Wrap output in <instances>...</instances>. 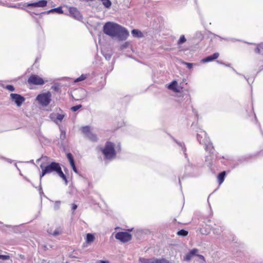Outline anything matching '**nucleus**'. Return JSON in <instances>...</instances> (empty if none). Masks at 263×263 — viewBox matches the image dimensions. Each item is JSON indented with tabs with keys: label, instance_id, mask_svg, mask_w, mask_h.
Wrapping results in <instances>:
<instances>
[{
	"label": "nucleus",
	"instance_id": "obj_17",
	"mask_svg": "<svg viewBox=\"0 0 263 263\" xmlns=\"http://www.w3.org/2000/svg\"><path fill=\"white\" fill-rule=\"evenodd\" d=\"M205 147V149L206 151H209L210 153H213L214 152V148L212 144V143L210 142V140H209V142L206 144H203Z\"/></svg>",
	"mask_w": 263,
	"mask_h": 263
},
{
	"label": "nucleus",
	"instance_id": "obj_42",
	"mask_svg": "<svg viewBox=\"0 0 263 263\" xmlns=\"http://www.w3.org/2000/svg\"><path fill=\"white\" fill-rule=\"evenodd\" d=\"M105 57L106 60H109L111 58V55L110 54H106Z\"/></svg>",
	"mask_w": 263,
	"mask_h": 263
},
{
	"label": "nucleus",
	"instance_id": "obj_18",
	"mask_svg": "<svg viewBox=\"0 0 263 263\" xmlns=\"http://www.w3.org/2000/svg\"><path fill=\"white\" fill-rule=\"evenodd\" d=\"M132 34L134 37H142L143 35L142 32L137 29H134L132 31Z\"/></svg>",
	"mask_w": 263,
	"mask_h": 263
},
{
	"label": "nucleus",
	"instance_id": "obj_8",
	"mask_svg": "<svg viewBox=\"0 0 263 263\" xmlns=\"http://www.w3.org/2000/svg\"><path fill=\"white\" fill-rule=\"evenodd\" d=\"M65 116V114L62 112L60 113L58 112H53L50 114L49 118L55 123H56L57 124H59L62 122Z\"/></svg>",
	"mask_w": 263,
	"mask_h": 263
},
{
	"label": "nucleus",
	"instance_id": "obj_10",
	"mask_svg": "<svg viewBox=\"0 0 263 263\" xmlns=\"http://www.w3.org/2000/svg\"><path fill=\"white\" fill-rule=\"evenodd\" d=\"M197 138L201 144H207L209 142V138L206 136V133L202 130H200L197 133Z\"/></svg>",
	"mask_w": 263,
	"mask_h": 263
},
{
	"label": "nucleus",
	"instance_id": "obj_25",
	"mask_svg": "<svg viewBox=\"0 0 263 263\" xmlns=\"http://www.w3.org/2000/svg\"><path fill=\"white\" fill-rule=\"evenodd\" d=\"M224 230V228L222 227H220L219 228H214L213 229V233L217 235H219Z\"/></svg>",
	"mask_w": 263,
	"mask_h": 263
},
{
	"label": "nucleus",
	"instance_id": "obj_2",
	"mask_svg": "<svg viewBox=\"0 0 263 263\" xmlns=\"http://www.w3.org/2000/svg\"><path fill=\"white\" fill-rule=\"evenodd\" d=\"M40 167L42 170L40 174V180L46 174L56 172L57 174L65 181V184H67V180L66 177L63 173L60 165L58 163L53 162L46 166H44V164L42 163Z\"/></svg>",
	"mask_w": 263,
	"mask_h": 263
},
{
	"label": "nucleus",
	"instance_id": "obj_28",
	"mask_svg": "<svg viewBox=\"0 0 263 263\" xmlns=\"http://www.w3.org/2000/svg\"><path fill=\"white\" fill-rule=\"evenodd\" d=\"M185 41H186V39H185L184 35H182L180 36V39L178 41V44H179V45L182 44L184 43V42H185Z\"/></svg>",
	"mask_w": 263,
	"mask_h": 263
},
{
	"label": "nucleus",
	"instance_id": "obj_41",
	"mask_svg": "<svg viewBox=\"0 0 263 263\" xmlns=\"http://www.w3.org/2000/svg\"><path fill=\"white\" fill-rule=\"evenodd\" d=\"M98 263H110V262L107 260H100L98 261Z\"/></svg>",
	"mask_w": 263,
	"mask_h": 263
},
{
	"label": "nucleus",
	"instance_id": "obj_22",
	"mask_svg": "<svg viewBox=\"0 0 263 263\" xmlns=\"http://www.w3.org/2000/svg\"><path fill=\"white\" fill-rule=\"evenodd\" d=\"M67 157L69 161L71 166L74 165L75 163L72 155L70 153H68L67 154Z\"/></svg>",
	"mask_w": 263,
	"mask_h": 263
},
{
	"label": "nucleus",
	"instance_id": "obj_19",
	"mask_svg": "<svg viewBox=\"0 0 263 263\" xmlns=\"http://www.w3.org/2000/svg\"><path fill=\"white\" fill-rule=\"evenodd\" d=\"M225 176H226V172H224V171L220 173L219 174V175L218 176V180L219 183L220 184H221L223 182Z\"/></svg>",
	"mask_w": 263,
	"mask_h": 263
},
{
	"label": "nucleus",
	"instance_id": "obj_39",
	"mask_svg": "<svg viewBox=\"0 0 263 263\" xmlns=\"http://www.w3.org/2000/svg\"><path fill=\"white\" fill-rule=\"evenodd\" d=\"M71 167H72V168L73 171L75 173H78V170H77V169L76 166V165H73V166H71Z\"/></svg>",
	"mask_w": 263,
	"mask_h": 263
},
{
	"label": "nucleus",
	"instance_id": "obj_14",
	"mask_svg": "<svg viewBox=\"0 0 263 263\" xmlns=\"http://www.w3.org/2000/svg\"><path fill=\"white\" fill-rule=\"evenodd\" d=\"M219 55V53L218 52H216V53H214L213 55L208 56V57H206L205 58L202 59L201 60V62L203 63H206V62L212 61L214 60L217 59L218 58Z\"/></svg>",
	"mask_w": 263,
	"mask_h": 263
},
{
	"label": "nucleus",
	"instance_id": "obj_7",
	"mask_svg": "<svg viewBox=\"0 0 263 263\" xmlns=\"http://www.w3.org/2000/svg\"><path fill=\"white\" fill-rule=\"evenodd\" d=\"M10 98L12 101L14 102L18 107H20L25 100V99L23 97L16 93H11L10 95Z\"/></svg>",
	"mask_w": 263,
	"mask_h": 263
},
{
	"label": "nucleus",
	"instance_id": "obj_31",
	"mask_svg": "<svg viewBox=\"0 0 263 263\" xmlns=\"http://www.w3.org/2000/svg\"><path fill=\"white\" fill-rule=\"evenodd\" d=\"M10 259V256L8 255H0V259L5 260Z\"/></svg>",
	"mask_w": 263,
	"mask_h": 263
},
{
	"label": "nucleus",
	"instance_id": "obj_24",
	"mask_svg": "<svg viewBox=\"0 0 263 263\" xmlns=\"http://www.w3.org/2000/svg\"><path fill=\"white\" fill-rule=\"evenodd\" d=\"M139 263H154V259L150 260L144 258H140Z\"/></svg>",
	"mask_w": 263,
	"mask_h": 263
},
{
	"label": "nucleus",
	"instance_id": "obj_15",
	"mask_svg": "<svg viewBox=\"0 0 263 263\" xmlns=\"http://www.w3.org/2000/svg\"><path fill=\"white\" fill-rule=\"evenodd\" d=\"M168 88L172 90L175 92H178L180 91L179 88L177 86V82L176 81H173L168 86Z\"/></svg>",
	"mask_w": 263,
	"mask_h": 263
},
{
	"label": "nucleus",
	"instance_id": "obj_9",
	"mask_svg": "<svg viewBox=\"0 0 263 263\" xmlns=\"http://www.w3.org/2000/svg\"><path fill=\"white\" fill-rule=\"evenodd\" d=\"M28 83L34 85H43L45 82L42 78L37 75H32L28 79Z\"/></svg>",
	"mask_w": 263,
	"mask_h": 263
},
{
	"label": "nucleus",
	"instance_id": "obj_38",
	"mask_svg": "<svg viewBox=\"0 0 263 263\" xmlns=\"http://www.w3.org/2000/svg\"><path fill=\"white\" fill-rule=\"evenodd\" d=\"M185 64L187 66V67L191 69L193 67V64L192 63H185Z\"/></svg>",
	"mask_w": 263,
	"mask_h": 263
},
{
	"label": "nucleus",
	"instance_id": "obj_29",
	"mask_svg": "<svg viewBox=\"0 0 263 263\" xmlns=\"http://www.w3.org/2000/svg\"><path fill=\"white\" fill-rule=\"evenodd\" d=\"M86 75L82 74L79 78L76 79L74 80V82H80V81H83L85 79H86Z\"/></svg>",
	"mask_w": 263,
	"mask_h": 263
},
{
	"label": "nucleus",
	"instance_id": "obj_26",
	"mask_svg": "<svg viewBox=\"0 0 263 263\" xmlns=\"http://www.w3.org/2000/svg\"><path fill=\"white\" fill-rule=\"evenodd\" d=\"M102 3L103 5L107 8L110 7L111 3L109 0H102Z\"/></svg>",
	"mask_w": 263,
	"mask_h": 263
},
{
	"label": "nucleus",
	"instance_id": "obj_13",
	"mask_svg": "<svg viewBox=\"0 0 263 263\" xmlns=\"http://www.w3.org/2000/svg\"><path fill=\"white\" fill-rule=\"evenodd\" d=\"M47 2L46 0H41L39 2L31 3H28V7H44L47 5Z\"/></svg>",
	"mask_w": 263,
	"mask_h": 263
},
{
	"label": "nucleus",
	"instance_id": "obj_4",
	"mask_svg": "<svg viewBox=\"0 0 263 263\" xmlns=\"http://www.w3.org/2000/svg\"><path fill=\"white\" fill-rule=\"evenodd\" d=\"M51 97V93L48 91L39 95L36 98V100L42 106L46 107L50 103Z\"/></svg>",
	"mask_w": 263,
	"mask_h": 263
},
{
	"label": "nucleus",
	"instance_id": "obj_21",
	"mask_svg": "<svg viewBox=\"0 0 263 263\" xmlns=\"http://www.w3.org/2000/svg\"><path fill=\"white\" fill-rule=\"evenodd\" d=\"M63 232V230L61 227L57 228L52 233V236H57L61 234Z\"/></svg>",
	"mask_w": 263,
	"mask_h": 263
},
{
	"label": "nucleus",
	"instance_id": "obj_36",
	"mask_svg": "<svg viewBox=\"0 0 263 263\" xmlns=\"http://www.w3.org/2000/svg\"><path fill=\"white\" fill-rule=\"evenodd\" d=\"M54 230L52 228H49L47 229V232L49 234L52 235V233Z\"/></svg>",
	"mask_w": 263,
	"mask_h": 263
},
{
	"label": "nucleus",
	"instance_id": "obj_33",
	"mask_svg": "<svg viewBox=\"0 0 263 263\" xmlns=\"http://www.w3.org/2000/svg\"><path fill=\"white\" fill-rule=\"evenodd\" d=\"M82 107L81 105H78L71 107V110L73 111H76L80 109Z\"/></svg>",
	"mask_w": 263,
	"mask_h": 263
},
{
	"label": "nucleus",
	"instance_id": "obj_11",
	"mask_svg": "<svg viewBox=\"0 0 263 263\" xmlns=\"http://www.w3.org/2000/svg\"><path fill=\"white\" fill-rule=\"evenodd\" d=\"M198 252H199V250L197 249H193L190 250L184 256V260L185 261H190L194 256H197Z\"/></svg>",
	"mask_w": 263,
	"mask_h": 263
},
{
	"label": "nucleus",
	"instance_id": "obj_45",
	"mask_svg": "<svg viewBox=\"0 0 263 263\" xmlns=\"http://www.w3.org/2000/svg\"><path fill=\"white\" fill-rule=\"evenodd\" d=\"M61 135H63L64 136L65 135V133L62 132L61 133Z\"/></svg>",
	"mask_w": 263,
	"mask_h": 263
},
{
	"label": "nucleus",
	"instance_id": "obj_32",
	"mask_svg": "<svg viewBox=\"0 0 263 263\" xmlns=\"http://www.w3.org/2000/svg\"><path fill=\"white\" fill-rule=\"evenodd\" d=\"M6 88L7 90L11 91H13L15 90L14 87L12 85H7L6 86Z\"/></svg>",
	"mask_w": 263,
	"mask_h": 263
},
{
	"label": "nucleus",
	"instance_id": "obj_5",
	"mask_svg": "<svg viewBox=\"0 0 263 263\" xmlns=\"http://www.w3.org/2000/svg\"><path fill=\"white\" fill-rule=\"evenodd\" d=\"M82 131L84 134L85 136L90 141L96 142L98 140L97 135L91 132V128L89 126H86L82 127Z\"/></svg>",
	"mask_w": 263,
	"mask_h": 263
},
{
	"label": "nucleus",
	"instance_id": "obj_30",
	"mask_svg": "<svg viewBox=\"0 0 263 263\" xmlns=\"http://www.w3.org/2000/svg\"><path fill=\"white\" fill-rule=\"evenodd\" d=\"M154 263H170L169 261L165 259H154Z\"/></svg>",
	"mask_w": 263,
	"mask_h": 263
},
{
	"label": "nucleus",
	"instance_id": "obj_35",
	"mask_svg": "<svg viewBox=\"0 0 263 263\" xmlns=\"http://www.w3.org/2000/svg\"><path fill=\"white\" fill-rule=\"evenodd\" d=\"M199 231L202 234H203V235H206V234H209V233L210 232L209 230H206L203 231L202 229H200Z\"/></svg>",
	"mask_w": 263,
	"mask_h": 263
},
{
	"label": "nucleus",
	"instance_id": "obj_6",
	"mask_svg": "<svg viewBox=\"0 0 263 263\" xmlns=\"http://www.w3.org/2000/svg\"><path fill=\"white\" fill-rule=\"evenodd\" d=\"M115 238L122 242H126L131 240L132 235L126 232H118L115 235Z\"/></svg>",
	"mask_w": 263,
	"mask_h": 263
},
{
	"label": "nucleus",
	"instance_id": "obj_40",
	"mask_svg": "<svg viewBox=\"0 0 263 263\" xmlns=\"http://www.w3.org/2000/svg\"><path fill=\"white\" fill-rule=\"evenodd\" d=\"M47 159V157H41L40 159H38L37 161H45Z\"/></svg>",
	"mask_w": 263,
	"mask_h": 263
},
{
	"label": "nucleus",
	"instance_id": "obj_34",
	"mask_svg": "<svg viewBox=\"0 0 263 263\" xmlns=\"http://www.w3.org/2000/svg\"><path fill=\"white\" fill-rule=\"evenodd\" d=\"M197 256L198 257H199V259H200L201 260H202L201 263H204L205 262L204 257L203 255L198 254V253Z\"/></svg>",
	"mask_w": 263,
	"mask_h": 263
},
{
	"label": "nucleus",
	"instance_id": "obj_1",
	"mask_svg": "<svg viewBox=\"0 0 263 263\" xmlns=\"http://www.w3.org/2000/svg\"><path fill=\"white\" fill-rule=\"evenodd\" d=\"M103 31L106 34L114 37H118L120 40H125L129 35L127 30L113 22H107L103 27Z\"/></svg>",
	"mask_w": 263,
	"mask_h": 263
},
{
	"label": "nucleus",
	"instance_id": "obj_3",
	"mask_svg": "<svg viewBox=\"0 0 263 263\" xmlns=\"http://www.w3.org/2000/svg\"><path fill=\"white\" fill-rule=\"evenodd\" d=\"M102 152L106 159H114L116 155L115 145L110 142H106L104 147L102 148Z\"/></svg>",
	"mask_w": 263,
	"mask_h": 263
},
{
	"label": "nucleus",
	"instance_id": "obj_12",
	"mask_svg": "<svg viewBox=\"0 0 263 263\" xmlns=\"http://www.w3.org/2000/svg\"><path fill=\"white\" fill-rule=\"evenodd\" d=\"M69 12L71 16L76 19L80 20L82 18L80 12L76 7H70L69 8Z\"/></svg>",
	"mask_w": 263,
	"mask_h": 263
},
{
	"label": "nucleus",
	"instance_id": "obj_27",
	"mask_svg": "<svg viewBox=\"0 0 263 263\" xmlns=\"http://www.w3.org/2000/svg\"><path fill=\"white\" fill-rule=\"evenodd\" d=\"M188 232L184 230H181L177 232V235L179 236H185L187 235Z\"/></svg>",
	"mask_w": 263,
	"mask_h": 263
},
{
	"label": "nucleus",
	"instance_id": "obj_44",
	"mask_svg": "<svg viewBox=\"0 0 263 263\" xmlns=\"http://www.w3.org/2000/svg\"><path fill=\"white\" fill-rule=\"evenodd\" d=\"M77 208V205L76 204H72V210L74 211Z\"/></svg>",
	"mask_w": 263,
	"mask_h": 263
},
{
	"label": "nucleus",
	"instance_id": "obj_16",
	"mask_svg": "<svg viewBox=\"0 0 263 263\" xmlns=\"http://www.w3.org/2000/svg\"><path fill=\"white\" fill-rule=\"evenodd\" d=\"M95 239V237L93 234L91 233H88L86 235L85 241L87 243L90 244L94 241Z\"/></svg>",
	"mask_w": 263,
	"mask_h": 263
},
{
	"label": "nucleus",
	"instance_id": "obj_20",
	"mask_svg": "<svg viewBox=\"0 0 263 263\" xmlns=\"http://www.w3.org/2000/svg\"><path fill=\"white\" fill-rule=\"evenodd\" d=\"M52 12H57L59 14H62L63 13V11L62 9V8L61 7H59L50 10L49 11H48L47 12V13L48 14V13H52Z\"/></svg>",
	"mask_w": 263,
	"mask_h": 263
},
{
	"label": "nucleus",
	"instance_id": "obj_46",
	"mask_svg": "<svg viewBox=\"0 0 263 263\" xmlns=\"http://www.w3.org/2000/svg\"><path fill=\"white\" fill-rule=\"evenodd\" d=\"M179 145H180V146H181L183 148V145L181 143H179Z\"/></svg>",
	"mask_w": 263,
	"mask_h": 263
},
{
	"label": "nucleus",
	"instance_id": "obj_37",
	"mask_svg": "<svg viewBox=\"0 0 263 263\" xmlns=\"http://www.w3.org/2000/svg\"><path fill=\"white\" fill-rule=\"evenodd\" d=\"M60 205V201H55V209H58L59 208Z\"/></svg>",
	"mask_w": 263,
	"mask_h": 263
},
{
	"label": "nucleus",
	"instance_id": "obj_47",
	"mask_svg": "<svg viewBox=\"0 0 263 263\" xmlns=\"http://www.w3.org/2000/svg\"><path fill=\"white\" fill-rule=\"evenodd\" d=\"M118 146H119V149H120V145H118Z\"/></svg>",
	"mask_w": 263,
	"mask_h": 263
},
{
	"label": "nucleus",
	"instance_id": "obj_43",
	"mask_svg": "<svg viewBox=\"0 0 263 263\" xmlns=\"http://www.w3.org/2000/svg\"><path fill=\"white\" fill-rule=\"evenodd\" d=\"M127 45H128V43H125V44H124L122 46L121 48H122V49H123V48H126V47H127Z\"/></svg>",
	"mask_w": 263,
	"mask_h": 263
},
{
	"label": "nucleus",
	"instance_id": "obj_23",
	"mask_svg": "<svg viewBox=\"0 0 263 263\" xmlns=\"http://www.w3.org/2000/svg\"><path fill=\"white\" fill-rule=\"evenodd\" d=\"M255 51L257 53L263 54V44H259L255 49Z\"/></svg>",
	"mask_w": 263,
	"mask_h": 263
}]
</instances>
